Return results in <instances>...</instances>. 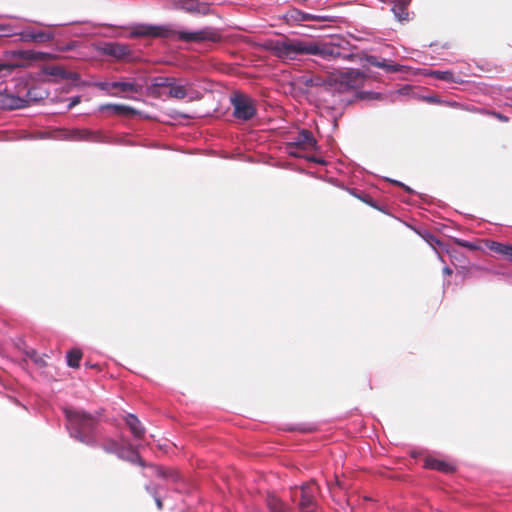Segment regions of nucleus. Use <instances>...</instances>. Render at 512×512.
<instances>
[{"mask_svg":"<svg viewBox=\"0 0 512 512\" xmlns=\"http://www.w3.org/2000/svg\"><path fill=\"white\" fill-rule=\"evenodd\" d=\"M90 142L107 143L108 138L100 131H91Z\"/></svg>","mask_w":512,"mask_h":512,"instance_id":"obj_27","label":"nucleus"},{"mask_svg":"<svg viewBox=\"0 0 512 512\" xmlns=\"http://www.w3.org/2000/svg\"><path fill=\"white\" fill-rule=\"evenodd\" d=\"M365 79V74L360 70L346 69L332 74L329 78V84L335 86L339 91H347L361 87Z\"/></svg>","mask_w":512,"mask_h":512,"instance_id":"obj_3","label":"nucleus"},{"mask_svg":"<svg viewBox=\"0 0 512 512\" xmlns=\"http://www.w3.org/2000/svg\"><path fill=\"white\" fill-rule=\"evenodd\" d=\"M65 413L71 425L77 429V437L79 440L85 442L84 434L94 428L96 419L92 415L82 411L66 410Z\"/></svg>","mask_w":512,"mask_h":512,"instance_id":"obj_7","label":"nucleus"},{"mask_svg":"<svg viewBox=\"0 0 512 512\" xmlns=\"http://www.w3.org/2000/svg\"><path fill=\"white\" fill-rule=\"evenodd\" d=\"M231 104L234 108L233 115L239 120L249 121L256 115L255 102L246 94L235 92L231 97Z\"/></svg>","mask_w":512,"mask_h":512,"instance_id":"obj_4","label":"nucleus"},{"mask_svg":"<svg viewBox=\"0 0 512 512\" xmlns=\"http://www.w3.org/2000/svg\"><path fill=\"white\" fill-rule=\"evenodd\" d=\"M102 51L117 60H129L132 55L129 46L122 43H106Z\"/></svg>","mask_w":512,"mask_h":512,"instance_id":"obj_11","label":"nucleus"},{"mask_svg":"<svg viewBox=\"0 0 512 512\" xmlns=\"http://www.w3.org/2000/svg\"><path fill=\"white\" fill-rule=\"evenodd\" d=\"M443 273L445 275H451L453 273L452 269H450L449 267H444L443 268Z\"/></svg>","mask_w":512,"mask_h":512,"instance_id":"obj_40","label":"nucleus"},{"mask_svg":"<svg viewBox=\"0 0 512 512\" xmlns=\"http://www.w3.org/2000/svg\"><path fill=\"white\" fill-rule=\"evenodd\" d=\"M130 29L131 32L129 34V38L132 39L140 37L168 38L175 34H177L179 40L186 42H218L221 39L220 34L212 29H204L196 32H175L166 26H157L149 24L134 25Z\"/></svg>","mask_w":512,"mask_h":512,"instance_id":"obj_2","label":"nucleus"},{"mask_svg":"<svg viewBox=\"0 0 512 512\" xmlns=\"http://www.w3.org/2000/svg\"><path fill=\"white\" fill-rule=\"evenodd\" d=\"M175 78L173 77H155L152 79L153 88H169L172 85Z\"/></svg>","mask_w":512,"mask_h":512,"instance_id":"obj_23","label":"nucleus"},{"mask_svg":"<svg viewBox=\"0 0 512 512\" xmlns=\"http://www.w3.org/2000/svg\"><path fill=\"white\" fill-rule=\"evenodd\" d=\"M430 76L433 78L443 80L446 82H452V83H462V80L459 77H456L453 72L451 71H439L435 70L430 73Z\"/></svg>","mask_w":512,"mask_h":512,"instance_id":"obj_20","label":"nucleus"},{"mask_svg":"<svg viewBox=\"0 0 512 512\" xmlns=\"http://www.w3.org/2000/svg\"><path fill=\"white\" fill-rule=\"evenodd\" d=\"M99 110L101 112L109 111L114 115L124 116V117H133L138 114V111L135 108L128 106V105H124V104L107 103V104L101 105L99 107Z\"/></svg>","mask_w":512,"mask_h":512,"instance_id":"obj_12","label":"nucleus"},{"mask_svg":"<svg viewBox=\"0 0 512 512\" xmlns=\"http://www.w3.org/2000/svg\"><path fill=\"white\" fill-rule=\"evenodd\" d=\"M453 241L456 245L467 248L471 251H475V250L479 249V246L477 244L463 240V239L454 238Z\"/></svg>","mask_w":512,"mask_h":512,"instance_id":"obj_26","label":"nucleus"},{"mask_svg":"<svg viewBox=\"0 0 512 512\" xmlns=\"http://www.w3.org/2000/svg\"><path fill=\"white\" fill-rule=\"evenodd\" d=\"M46 57H50V55H49V54H46V53H39L37 58H39V59H45Z\"/></svg>","mask_w":512,"mask_h":512,"instance_id":"obj_41","label":"nucleus"},{"mask_svg":"<svg viewBox=\"0 0 512 512\" xmlns=\"http://www.w3.org/2000/svg\"><path fill=\"white\" fill-rule=\"evenodd\" d=\"M176 1V6L178 8H182V9H185L189 12L193 11L194 8L191 7V6H188V0H175Z\"/></svg>","mask_w":512,"mask_h":512,"instance_id":"obj_32","label":"nucleus"},{"mask_svg":"<svg viewBox=\"0 0 512 512\" xmlns=\"http://www.w3.org/2000/svg\"><path fill=\"white\" fill-rule=\"evenodd\" d=\"M290 153L295 156H301L300 152L293 149L310 152L316 149L317 142L309 130H301L294 138V141L289 144Z\"/></svg>","mask_w":512,"mask_h":512,"instance_id":"obj_9","label":"nucleus"},{"mask_svg":"<svg viewBox=\"0 0 512 512\" xmlns=\"http://www.w3.org/2000/svg\"><path fill=\"white\" fill-rule=\"evenodd\" d=\"M274 56L283 60H295L298 56L313 55L330 60L340 56L331 44L317 40L289 39L277 40L270 46Z\"/></svg>","mask_w":512,"mask_h":512,"instance_id":"obj_1","label":"nucleus"},{"mask_svg":"<svg viewBox=\"0 0 512 512\" xmlns=\"http://www.w3.org/2000/svg\"><path fill=\"white\" fill-rule=\"evenodd\" d=\"M483 114H486V115H490V116H493L495 117L496 119H498L499 121L501 122H508L509 121V118L499 112H496V111H490V110H482L481 111Z\"/></svg>","mask_w":512,"mask_h":512,"instance_id":"obj_29","label":"nucleus"},{"mask_svg":"<svg viewBox=\"0 0 512 512\" xmlns=\"http://www.w3.org/2000/svg\"><path fill=\"white\" fill-rule=\"evenodd\" d=\"M90 135H91L90 130L76 129V130L72 131L71 138L73 140H77V141H89Z\"/></svg>","mask_w":512,"mask_h":512,"instance_id":"obj_24","label":"nucleus"},{"mask_svg":"<svg viewBox=\"0 0 512 512\" xmlns=\"http://www.w3.org/2000/svg\"><path fill=\"white\" fill-rule=\"evenodd\" d=\"M508 260L512 261V245L509 246L508 251L505 256Z\"/></svg>","mask_w":512,"mask_h":512,"instance_id":"obj_37","label":"nucleus"},{"mask_svg":"<svg viewBox=\"0 0 512 512\" xmlns=\"http://www.w3.org/2000/svg\"><path fill=\"white\" fill-rule=\"evenodd\" d=\"M28 105V100L10 93L7 89L0 91V109L15 110Z\"/></svg>","mask_w":512,"mask_h":512,"instance_id":"obj_10","label":"nucleus"},{"mask_svg":"<svg viewBox=\"0 0 512 512\" xmlns=\"http://www.w3.org/2000/svg\"><path fill=\"white\" fill-rule=\"evenodd\" d=\"M96 86L102 90H108L109 88H111V83L101 82V83L96 84Z\"/></svg>","mask_w":512,"mask_h":512,"instance_id":"obj_36","label":"nucleus"},{"mask_svg":"<svg viewBox=\"0 0 512 512\" xmlns=\"http://www.w3.org/2000/svg\"><path fill=\"white\" fill-rule=\"evenodd\" d=\"M81 101L80 97L79 96H76V97H73L68 105V109H72L74 106H76L77 104H79Z\"/></svg>","mask_w":512,"mask_h":512,"instance_id":"obj_35","label":"nucleus"},{"mask_svg":"<svg viewBox=\"0 0 512 512\" xmlns=\"http://www.w3.org/2000/svg\"><path fill=\"white\" fill-rule=\"evenodd\" d=\"M155 502H156L157 508H158L159 510H161V509H162V507H163V503H162L161 499L156 498V499H155Z\"/></svg>","mask_w":512,"mask_h":512,"instance_id":"obj_39","label":"nucleus"},{"mask_svg":"<svg viewBox=\"0 0 512 512\" xmlns=\"http://www.w3.org/2000/svg\"><path fill=\"white\" fill-rule=\"evenodd\" d=\"M411 0H397L392 7V12L399 22H405L409 20L408 5Z\"/></svg>","mask_w":512,"mask_h":512,"instance_id":"obj_15","label":"nucleus"},{"mask_svg":"<svg viewBox=\"0 0 512 512\" xmlns=\"http://www.w3.org/2000/svg\"><path fill=\"white\" fill-rule=\"evenodd\" d=\"M14 68H15V66L12 64L0 63V72L4 71V70L11 72L12 70H14Z\"/></svg>","mask_w":512,"mask_h":512,"instance_id":"obj_34","label":"nucleus"},{"mask_svg":"<svg viewBox=\"0 0 512 512\" xmlns=\"http://www.w3.org/2000/svg\"><path fill=\"white\" fill-rule=\"evenodd\" d=\"M102 448L107 453L116 454L119 458L123 460L145 467L144 460L139 456L136 449L130 444L125 446L113 439H107L103 442Z\"/></svg>","mask_w":512,"mask_h":512,"instance_id":"obj_5","label":"nucleus"},{"mask_svg":"<svg viewBox=\"0 0 512 512\" xmlns=\"http://www.w3.org/2000/svg\"><path fill=\"white\" fill-rule=\"evenodd\" d=\"M265 503L269 512H287L289 509L288 505L272 492H267Z\"/></svg>","mask_w":512,"mask_h":512,"instance_id":"obj_13","label":"nucleus"},{"mask_svg":"<svg viewBox=\"0 0 512 512\" xmlns=\"http://www.w3.org/2000/svg\"><path fill=\"white\" fill-rule=\"evenodd\" d=\"M304 20H316V21H321V20H326L325 17H322V16H317V15H311V14H303V17H302Z\"/></svg>","mask_w":512,"mask_h":512,"instance_id":"obj_33","label":"nucleus"},{"mask_svg":"<svg viewBox=\"0 0 512 512\" xmlns=\"http://www.w3.org/2000/svg\"><path fill=\"white\" fill-rule=\"evenodd\" d=\"M307 87L321 86L323 81L319 77L306 78L303 82Z\"/></svg>","mask_w":512,"mask_h":512,"instance_id":"obj_30","label":"nucleus"},{"mask_svg":"<svg viewBox=\"0 0 512 512\" xmlns=\"http://www.w3.org/2000/svg\"><path fill=\"white\" fill-rule=\"evenodd\" d=\"M111 88L119 89L122 92L139 93L142 90V86L135 82H112Z\"/></svg>","mask_w":512,"mask_h":512,"instance_id":"obj_18","label":"nucleus"},{"mask_svg":"<svg viewBox=\"0 0 512 512\" xmlns=\"http://www.w3.org/2000/svg\"><path fill=\"white\" fill-rule=\"evenodd\" d=\"M423 237H424L425 241L431 247H433L435 250L437 249V247H442L443 246V243L438 238H436L434 235H432L430 233H427Z\"/></svg>","mask_w":512,"mask_h":512,"instance_id":"obj_28","label":"nucleus"},{"mask_svg":"<svg viewBox=\"0 0 512 512\" xmlns=\"http://www.w3.org/2000/svg\"><path fill=\"white\" fill-rule=\"evenodd\" d=\"M126 424L128 425L131 433L136 439H142L145 435V429L142 426L140 420L133 414L126 416Z\"/></svg>","mask_w":512,"mask_h":512,"instance_id":"obj_16","label":"nucleus"},{"mask_svg":"<svg viewBox=\"0 0 512 512\" xmlns=\"http://www.w3.org/2000/svg\"><path fill=\"white\" fill-rule=\"evenodd\" d=\"M13 35L14 32L11 26L0 24V37H10Z\"/></svg>","mask_w":512,"mask_h":512,"instance_id":"obj_31","label":"nucleus"},{"mask_svg":"<svg viewBox=\"0 0 512 512\" xmlns=\"http://www.w3.org/2000/svg\"><path fill=\"white\" fill-rule=\"evenodd\" d=\"M26 39L36 41V42H48L52 40L53 36L49 32L39 31L36 33H28Z\"/></svg>","mask_w":512,"mask_h":512,"instance_id":"obj_22","label":"nucleus"},{"mask_svg":"<svg viewBox=\"0 0 512 512\" xmlns=\"http://www.w3.org/2000/svg\"><path fill=\"white\" fill-rule=\"evenodd\" d=\"M45 72H46V74H48L50 76L59 77L61 79H74L76 76L75 73L67 72L61 66L47 67Z\"/></svg>","mask_w":512,"mask_h":512,"instance_id":"obj_19","label":"nucleus"},{"mask_svg":"<svg viewBox=\"0 0 512 512\" xmlns=\"http://www.w3.org/2000/svg\"><path fill=\"white\" fill-rule=\"evenodd\" d=\"M394 183L399 185V186H401V187H403L407 192H409V193L412 192V190L409 187H407L406 185H404L403 183H400V182H397V181H394Z\"/></svg>","mask_w":512,"mask_h":512,"instance_id":"obj_38","label":"nucleus"},{"mask_svg":"<svg viewBox=\"0 0 512 512\" xmlns=\"http://www.w3.org/2000/svg\"><path fill=\"white\" fill-rule=\"evenodd\" d=\"M425 468L437 470L446 474L453 473L455 467L444 460L436 459L433 457H427L424 463Z\"/></svg>","mask_w":512,"mask_h":512,"instance_id":"obj_14","label":"nucleus"},{"mask_svg":"<svg viewBox=\"0 0 512 512\" xmlns=\"http://www.w3.org/2000/svg\"><path fill=\"white\" fill-rule=\"evenodd\" d=\"M367 61L370 65L384 69L386 72L395 73L401 71V65L389 64L385 60L380 61L376 56H368Z\"/></svg>","mask_w":512,"mask_h":512,"instance_id":"obj_17","label":"nucleus"},{"mask_svg":"<svg viewBox=\"0 0 512 512\" xmlns=\"http://www.w3.org/2000/svg\"><path fill=\"white\" fill-rule=\"evenodd\" d=\"M320 489L315 481H310L300 487L298 506L301 512H317Z\"/></svg>","mask_w":512,"mask_h":512,"instance_id":"obj_6","label":"nucleus"},{"mask_svg":"<svg viewBox=\"0 0 512 512\" xmlns=\"http://www.w3.org/2000/svg\"><path fill=\"white\" fill-rule=\"evenodd\" d=\"M169 96L178 100L188 98L189 101H197L202 98V94L193 88L190 82L177 83L174 79L169 89Z\"/></svg>","mask_w":512,"mask_h":512,"instance_id":"obj_8","label":"nucleus"},{"mask_svg":"<svg viewBox=\"0 0 512 512\" xmlns=\"http://www.w3.org/2000/svg\"><path fill=\"white\" fill-rule=\"evenodd\" d=\"M509 246L510 245H505L499 242L492 241L491 244L489 245V249L493 252L506 256Z\"/></svg>","mask_w":512,"mask_h":512,"instance_id":"obj_25","label":"nucleus"},{"mask_svg":"<svg viewBox=\"0 0 512 512\" xmlns=\"http://www.w3.org/2000/svg\"><path fill=\"white\" fill-rule=\"evenodd\" d=\"M336 485L340 486V482L338 479H336Z\"/></svg>","mask_w":512,"mask_h":512,"instance_id":"obj_42","label":"nucleus"},{"mask_svg":"<svg viewBox=\"0 0 512 512\" xmlns=\"http://www.w3.org/2000/svg\"><path fill=\"white\" fill-rule=\"evenodd\" d=\"M82 351L80 349L74 348L68 351L67 353V364L71 368H78L80 365V361L82 359Z\"/></svg>","mask_w":512,"mask_h":512,"instance_id":"obj_21","label":"nucleus"}]
</instances>
